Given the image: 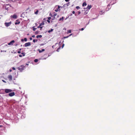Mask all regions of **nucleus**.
Listing matches in <instances>:
<instances>
[{
    "mask_svg": "<svg viewBox=\"0 0 135 135\" xmlns=\"http://www.w3.org/2000/svg\"><path fill=\"white\" fill-rule=\"evenodd\" d=\"M25 68V66H24L23 65H21L19 67L17 68V69L19 70L20 71H22Z\"/></svg>",
    "mask_w": 135,
    "mask_h": 135,
    "instance_id": "1",
    "label": "nucleus"
},
{
    "mask_svg": "<svg viewBox=\"0 0 135 135\" xmlns=\"http://www.w3.org/2000/svg\"><path fill=\"white\" fill-rule=\"evenodd\" d=\"M31 45V43L30 42H28L27 43H26L24 45H23V46H25L26 47L28 46H30Z\"/></svg>",
    "mask_w": 135,
    "mask_h": 135,
    "instance_id": "2",
    "label": "nucleus"
},
{
    "mask_svg": "<svg viewBox=\"0 0 135 135\" xmlns=\"http://www.w3.org/2000/svg\"><path fill=\"white\" fill-rule=\"evenodd\" d=\"M12 91V90L8 89H5V91L6 93H8L11 92Z\"/></svg>",
    "mask_w": 135,
    "mask_h": 135,
    "instance_id": "3",
    "label": "nucleus"
},
{
    "mask_svg": "<svg viewBox=\"0 0 135 135\" xmlns=\"http://www.w3.org/2000/svg\"><path fill=\"white\" fill-rule=\"evenodd\" d=\"M11 24V22H9L8 23H5V25L6 27H8Z\"/></svg>",
    "mask_w": 135,
    "mask_h": 135,
    "instance_id": "4",
    "label": "nucleus"
},
{
    "mask_svg": "<svg viewBox=\"0 0 135 135\" xmlns=\"http://www.w3.org/2000/svg\"><path fill=\"white\" fill-rule=\"evenodd\" d=\"M60 6H57V8H56L55 9V12H57L58 11H60Z\"/></svg>",
    "mask_w": 135,
    "mask_h": 135,
    "instance_id": "5",
    "label": "nucleus"
},
{
    "mask_svg": "<svg viewBox=\"0 0 135 135\" xmlns=\"http://www.w3.org/2000/svg\"><path fill=\"white\" fill-rule=\"evenodd\" d=\"M15 95V93L14 92L10 93L9 94V95L10 97H12Z\"/></svg>",
    "mask_w": 135,
    "mask_h": 135,
    "instance_id": "6",
    "label": "nucleus"
},
{
    "mask_svg": "<svg viewBox=\"0 0 135 135\" xmlns=\"http://www.w3.org/2000/svg\"><path fill=\"white\" fill-rule=\"evenodd\" d=\"M11 17L15 19L17 18V15L15 14H14L13 16H11Z\"/></svg>",
    "mask_w": 135,
    "mask_h": 135,
    "instance_id": "7",
    "label": "nucleus"
},
{
    "mask_svg": "<svg viewBox=\"0 0 135 135\" xmlns=\"http://www.w3.org/2000/svg\"><path fill=\"white\" fill-rule=\"evenodd\" d=\"M8 78L9 81H11L12 80V76L11 75H9Z\"/></svg>",
    "mask_w": 135,
    "mask_h": 135,
    "instance_id": "8",
    "label": "nucleus"
},
{
    "mask_svg": "<svg viewBox=\"0 0 135 135\" xmlns=\"http://www.w3.org/2000/svg\"><path fill=\"white\" fill-rule=\"evenodd\" d=\"M14 42H15L14 40H12V41H11L9 43H8V44L9 45H12L13 44V43Z\"/></svg>",
    "mask_w": 135,
    "mask_h": 135,
    "instance_id": "9",
    "label": "nucleus"
},
{
    "mask_svg": "<svg viewBox=\"0 0 135 135\" xmlns=\"http://www.w3.org/2000/svg\"><path fill=\"white\" fill-rule=\"evenodd\" d=\"M20 23V22L18 20H16V22L15 23V25H16L17 24H19Z\"/></svg>",
    "mask_w": 135,
    "mask_h": 135,
    "instance_id": "10",
    "label": "nucleus"
},
{
    "mask_svg": "<svg viewBox=\"0 0 135 135\" xmlns=\"http://www.w3.org/2000/svg\"><path fill=\"white\" fill-rule=\"evenodd\" d=\"M38 51H39V53H41V52H43V51H44L45 49H42V50H40L39 49H38Z\"/></svg>",
    "mask_w": 135,
    "mask_h": 135,
    "instance_id": "11",
    "label": "nucleus"
},
{
    "mask_svg": "<svg viewBox=\"0 0 135 135\" xmlns=\"http://www.w3.org/2000/svg\"><path fill=\"white\" fill-rule=\"evenodd\" d=\"M91 7V6H90H90L88 5V6L87 7V8L88 9H90Z\"/></svg>",
    "mask_w": 135,
    "mask_h": 135,
    "instance_id": "12",
    "label": "nucleus"
},
{
    "mask_svg": "<svg viewBox=\"0 0 135 135\" xmlns=\"http://www.w3.org/2000/svg\"><path fill=\"white\" fill-rule=\"evenodd\" d=\"M87 4L86 2H84L83 3V6H85Z\"/></svg>",
    "mask_w": 135,
    "mask_h": 135,
    "instance_id": "13",
    "label": "nucleus"
},
{
    "mask_svg": "<svg viewBox=\"0 0 135 135\" xmlns=\"http://www.w3.org/2000/svg\"><path fill=\"white\" fill-rule=\"evenodd\" d=\"M42 37V36L41 35H37L36 36V38H38L39 37L41 38Z\"/></svg>",
    "mask_w": 135,
    "mask_h": 135,
    "instance_id": "14",
    "label": "nucleus"
},
{
    "mask_svg": "<svg viewBox=\"0 0 135 135\" xmlns=\"http://www.w3.org/2000/svg\"><path fill=\"white\" fill-rule=\"evenodd\" d=\"M44 25V22H43L42 23L40 24V26H42V25Z\"/></svg>",
    "mask_w": 135,
    "mask_h": 135,
    "instance_id": "15",
    "label": "nucleus"
},
{
    "mask_svg": "<svg viewBox=\"0 0 135 135\" xmlns=\"http://www.w3.org/2000/svg\"><path fill=\"white\" fill-rule=\"evenodd\" d=\"M53 29H51L50 30H49L48 31V32L49 33H50L51 32H52L53 31Z\"/></svg>",
    "mask_w": 135,
    "mask_h": 135,
    "instance_id": "16",
    "label": "nucleus"
},
{
    "mask_svg": "<svg viewBox=\"0 0 135 135\" xmlns=\"http://www.w3.org/2000/svg\"><path fill=\"white\" fill-rule=\"evenodd\" d=\"M64 18V17H62L61 18H60L59 20L60 21L61 20H62V21Z\"/></svg>",
    "mask_w": 135,
    "mask_h": 135,
    "instance_id": "17",
    "label": "nucleus"
},
{
    "mask_svg": "<svg viewBox=\"0 0 135 135\" xmlns=\"http://www.w3.org/2000/svg\"><path fill=\"white\" fill-rule=\"evenodd\" d=\"M71 30H69L68 31V33H71Z\"/></svg>",
    "mask_w": 135,
    "mask_h": 135,
    "instance_id": "18",
    "label": "nucleus"
},
{
    "mask_svg": "<svg viewBox=\"0 0 135 135\" xmlns=\"http://www.w3.org/2000/svg\"><path fill=\"white\" fill-rule=\"evenodd\" d=\"M38 12V10H37L35 12V14L36 15H37Z\"/></svg>",
    "mask_w": 135,
    "mask_h": 135,
    "instance_id": "19",
    "label": "nucleus"
},
{
    "mask_svg": "<svg viewBox=\"0 0 135 135\" xmlns=\"http://www.w3.org/2000/svg\"><path fill=\"white\" fill-rule=\"evenodd\" d=\"M37 41V40L36 39V40H35V39H34L33 40V42H36Z\"/></svg>",
    "mask_w": 135,
    "mask_h": 135,
    "instance_id": "20",
    "label": "nucleus"
},
{
    "mask_svg": "<svg viewBox=\"0 0 135 135\" xmlns=\"http://www.w3.org/2000/svg\"><path fill=\"white\" fill-rule=\"evenodd\" d=\"M60 47H59L58 49H57L56 51L57 52H59V49H60Z\"/></svg>",
    "mask_w": 135,
    "mask_h": 135,
    "instance_id": "21",
    "label": "nucleus"
},
{
    "mask_svg": "<svg viewBox=\"0 0 135 135\" xmlns=\"http://www.w3.org/2000/svg\"><path fill=\"white\" fill-rule=\"evenodd\" d=\"M38 61V60L37 59H35L34 60V61L36 62H37Z\"/></svg>",
    "mask_w": 135,
    "mask_h": 135,
    "instance_id": "22",
    "label": "nucleus"
},
{
    "mask_svg": "<svg viewBox=\"0 0 135 135\" xmlns=\"http://www.w3.org/2000/svg\"><path fill=\"white\" fill-rule=\"evenodd\" d=\"M76 8L77 9H78L80 8V7L79 6H76Z\"/></svg>",
    "mask_w": 135,
    "mask_h": 135,
    "instance_id": "23",
    "label": "nucleus"
},
{
    "mask_svg": "<svg viewBox=\"0 0 135 135\" xmlns=\"http://www.w3.org/2000/svg\"><path fill=\"white\" fill-rule=\"evenodd\" d=\"M54 13V15H53V16H54V17H55V16L57 14H56V13Z\"/></svg>",
    "mask_w": 135,
    "mask_h": 135,
    "instance_id": "24",
    "label": "nucleus"
},
{
    "mask_svg": "<svg viewBox=\"0 0 135 135\" xmlns=\"http://www.w3.org/2000/svg\"><path fill=\"white\" fill-rule=\"evenodd\" d=\"M24 41H27V39L26 38H24Z\"/></svg>",
    "mask_w": 135,
    "mask_h": 135,
    "instance_id": "25",
    "label": "nucleus"
},
{
    "mask_svg": "<svg viewBox=\"0 0 135 135\" xmlns=\"http://www.w3.org/2000/svg\"><path fill=\"white\" fill-rule=\"evenodd\" d=\"M66 4H64V6L61 7V8H63L64 7H66Z\"/></svg>",
    "mask_w": 135,
    "mask_h": 135,
    "instance_id": "26",
    "label": "nucleus"
},
{
    "mask_svg": "<svg viewBox=\"0 0 135 135\" xmlns=\"http://www.w3.org/2000/svg\"><path fill=\"white\" fill-rule=\"evenodd\" d=\"M77 12L78 13V15H80L81 13V12H80V11H78V12Z\"/></svg>",
    "mask_w": 135,
    "mask_h": 135,
    "instance_id": "27",
    "label": "nucleus"
},
{
    "mask_svg": "<svg viewBox=\"0 0 135 135\" xmlns=\"http://www.w3.org/2000/svg\"><path fill=\"white\" fill-rule=\"evenodd\" d=\"M69 4H70V3L69 2L67 4H66V6H68L69 5Z\"/></svg>",
    "mask_w": 135,
    "mask_h": 135,
    "instance_id": "28",
    "label": "nucleus"
},
{
    "mask_svg": "<svg viewBox=\"0 0 135 135\" xmlns=\"http://www.w3.org/2000/svg\"><path fill=\"white\" fill-rule=\"evenodd\" d=\"M84 28H82L81 29H80L79 30H81V31H83L84 30Z\"/></svg>",
    "mask_w": 135,
    "mask_h": 135,
    "instance_id": "29",
    "label": "nucleus"
},
{
    "mask_svg": "<svg viewBox=\"0 0 135 135\" xmlns=\"http://www.w3.org/2000/svg\"><path fill=\"white\" fill-rule=\"evenodd\" d=\"M69 37V36H67L64 37V38H68Z\"/></svg>",
    "mask_w": 135,
    "mask_h": 135,
    "instance_id": "30",
    "label": "nucleus"
},
{
    "mask_svg": "<svg viewBox=\"0 0 135 135\" xmlns=\"http://www.w3.org/2000/svg\"><path fill=\"white\" fill-rule=\"evenodd\" d=\"M17 53L18 54H20L21 53V51H18L17 52Z\"/></svg>",
    "mask_w": 135,
    "mask_h": 135,
    "instance_id": "31",
    "label": "nucleus"
},
{
    "mask_svg": "<svg viewBox=\"0 0 135 135\" xmlns=\"http://www.w3.org/2000/svg\"><path fill=\"white\" fill-rule=\"evenodd\" d=\"M12 69L13 70H15V68L14 67H13Z\"/></svg>",
    "mask_w": 135,
    "mask_h": 135,
    "instance_id": "32",
    "label": "nucleus"
},
{
    "mask_svg": "<svg viewBox=\"0 0 135 135\" xmlns=\"http://www.w3.org/2000/svg\"><path fill=\"white\" fill-rule=\"evenodd\" d=\"M22 54H23V56H25V54L24 53H22Z\"/></svg>",
    "mask_w": 135,
    "mask_h": 135,
    "instance_id": "33",
    "label": "nucleus"
},
{
    "mask_svg": "<svg viewBox=\"0 0 135 135\" xmlns=\"http://www.w3.org/2000/svg\"><path fill=\"white\" fill-rule=\"evenodd\" d=\"M72 13L73 14H75V12L74 11H72Z\"/></svg>",
    "mask_w": 135,
    "mask_h": 135,
    "instance_id": "34",
    "label": "nucleus"
},
{
    "mask_svg": "<svg viewBox=\"0 0 135 135\" xmlns=\"http://www.w3.org/2000/svg\"><path fill=\"white\" fill-rule=\"evenodd\" d=\"M19 56L20 57H22V55H19Z\"/></svg>",
    "mask_w": 135,
    "mask_h": 135,
    "instance_id": "35",
    "label": "nucleus"
},
{
    "mask_svg": "<svg viewBox=\"0 0 135 135\" xmlns=\"http://www.w3.org/2000/svg\"><path fill=\"white\" fill-rule=\"evenodd\" d=\"M30 40H32V37H30Z\"/></svg>",
    "mask_w": 135,
    "mask_h": 135,
    "instance_id": "36",
    "label": "nucleus"
},
{
    "mask_svg": "<svg viewBox=\"0 0 135 135\" xmlns=\"http://www.w3.org/2000/svg\"><path fill=\"white\" fill-rule=\"evenodd\" d=\"M40 26V25H39V26H38V27H37V28H40V26Z\"/></svg>",
    "mask_w": 135,
    "mask_h": 135,
    "instance_id": "37",
    "label": "nucleus"
},
{
    "mask_svg": "<svg viewBox=\"0 0 135 135\" xmlns=\"http://www.w3.org/2000/svg\"><path fill=\"white\" fill-rule=\"evenodd\" d=\"M21 41H22V42H23V41H24V40H23V39H21Z\"/></svg>",
    "mask_w": 135,
    "mask_h": 135,
    "instance_id": "38",
    "label": "nucleus"
},
{
    "mask_svg": "<svg viewBox=\"0 0 135 135\" xmlns=\"http://www.w3.org/2000/svg\"><path fill=\"white\" fill-rule=\"evenodd\" d=\"M64 44H63L62 45V48H63V47H64Z\"/></svg>",
    "mask_w": 135,
    "mask_h": 135,
    "instance_id": "39",
    "label": "nucleus"
},
{
    "mask_svg": "<svg viewBox=\"0 0 135 135\" xmlns=\"http://www.w3.org/2000/svg\"><path fill=\"white\" fill-rule=\"evenodd\" d=\"M73 34L72 33H71V34H70V35H69V36H69V37L70 36H71Z\"/></svg>",
    "mask_w": 135,
    "mask_h": 135,
    "instance_id": "40",
    "label": "nucleus"
},
{
    "mask_svg": "<svg viewBox=\"0 0 135 135\" xmlns=\"http://www.w3.org/2000/svg\"><path fill=\"white\" fill-rule=\"evenodd\" d=\"M87 13V12H85L84 14L86 15Z\"/></svg>",
    "mask_w": 135,
    "mask_h": 135,
    "instance_id": "41",
    "label": "nucleus"
},
{
    "mask_svg": "<svg viewBox=\"0 0 135 135\" xmlns=\"http://www.w3.org/2000/svg\"><path fill=\"white\" fill-rule=\"evenodd\" d=\"M2 80L3 82H4V83H6V81H4V80Z\"/></svg>",
    "mask_w": 135,
    "mask_h": 135,
    "instance_id": "42",
    "label": "nucleus"
},
{
    "mask_svg": "<svg viewBox=\"0 0 135 135\" xmlns=\"http://www.w3.org/2000/svg\"><path fill=\"white\" fill-rule=\"evenodd\" d=\"M51 17H49L48 18V19H49V20H50L51 19Z\"/></svg>",
    "mask_w": 135,
    "mask_h": 135,
    "instance_id": "43",
    "label": "nucleus"
},
{
    "mask_svg": "<svg viewBox=\"0 0 135 135\" xmlns=\"http://www.w3.org/2000/svg\"><path fill=\"white\" fill-rule=\"evenodd\" d=\"M65 0L66 2H68L69 1V0Z\"/></svg>",
    "mask_w": 135,
    "mask_h": 135,
    "instance_id": "44",
    "label": "nucleus"
},
{
    "mask_svg": "<svg viewBox=\"0 0 135 135\" xmlns=\"http://www.w3.org/2000/svg\"><path fill=\"white\" fill-rule=\"evenodd\" d=\"M36 29V28H33V30L34 31H35V30Z\"/></svg>",
    "mask_w": 135,
    "mask_h": 135,
    "instance_id": "45",
    "label": "nucleus"
},
{
    "mask_svg": "<svg viewBox=\"0 0 135 135\" xmlns=\"http://www.w3.org/2000/svg\"><path fill=\"white\" fill-rule=\"evenodd\" d=\"M32 37H35V36L34 35H32Z\"/></svg>",
    "mask_w": 135,
    "mask_h": 135,
    "instance_id": "46",
    "label": "nucleus"
},
{
    "mask_svg": "<svg viewBox=\"0 0 135 135\" xmlns=\"http://www.w3.org/2000/svg\"><path fill=\"white\" fill-rule=\"evenodd\" d=\"M12 71V70H11V69H10V70H9V71H10V72H11V71Z\"/></svg>",
    "mask_w": 135,
    "mask_h": 135,
    "instance_id": "47",
    "label": "nucleus"
},
{
    "mask_svg": "<svg viewBox=\"0 0 135 135\" xmlns=\"http://www.w3.org/2000/svg\"><path fill=\"white\" fill-rule=\"evenodd\" d=\"M47 22H49V23L50 22V21H49V20H47Z\"/></svg>",
    "mask_w": 135,
    "mask_h": 135,
    "instance_id": "48",
    "label": "nucleus"
},
{
    "mask_svg": "<svg viewBox=\"0 0 135 135\" xmlns=\"http://www.w3.org/2000/svg\"><path fill=\"white\" fill-rule=\"evenodd\" d=\"M42 28V27H41V26H40V28L41 29Z\"/></svg>",
    "mask_w": 135,
    "mask_h": 135,
    "instance_id": "49",
    "label": "nucleus"
},
{
    "mask_svg": "<svg viewBox=\"0 0 135 135\" xmlns=\"http://www.w3.org/2000/svg\"><path fill=\"white\" fill-rule=\"evenodd\" d=\"M46 59V58H44L43 59Z\"/></svg>",
    "mask_w": 135,
    "mask_h": 135,
    "instance_id": "50",
    "label": "nucleus"
},
{
    "mask_svg": "<svg viewBox=\"0 0 135 135\" xmlns=\"http://www.w3.org/2000/svg\"><path fill=\"white\" fill-rule=\"evenodd\" d=\"M26 65H28V64H27V63H26Z\"/></svg>",
    "mask_w": 135,
    "mask_h": 135,
    "instance_id": "51",
    "label": "nucleus"
},
{
    "mask_svg": "<svg viewBox=\"0 0 135 135\" xmlns=\"http://www.w3.org/2000/svg\"><path fill=\"white\" fill-rule=\"evenodd\" d=\"M2 125H0V127H2Z\"/></svg>",
    "mask_w": 135,
    "mask_h": 135,
    "instance_id": "52",
    "label": "nucleus"
},
{
    "mask_svg": "<svg viewBox=\"0 0 135 135\" xmlns=\"http://www.w3.org/2000/svg\"><path fill=\"white\" fill-rule=\"evenodd\" d=\"M72 14L71 13V14H70V16H72Z\"/></svg>",
    "mask_w": 135,
    "mask_h": 135,
    "instance_id": "53",
    "label": "nucleus"
},
{
    "mask_svg": "<svg viewBox=\"0 0 135 135\" xmlns=\"http://www.w3.org/2000/svg\"><path fill=\"white\" fill-rule=\"evenodd\" d=\"M75 16H76V14H75Z\"/></svg>",
    "mask_w": 135,
    "mask_h": 135,
    "instance_id": "54",
    "label": "nucleus"
},
{
    "mask_svg": "<svg viewBox=\"0 0 135 135\" xmlns=\"http://www.w3.org/2000/svg\"><path fill=\"white\" fill-rule=\"evenodd\" d=\"M57 6H55V8H56V7Z\"/></svg>",
    "mask_w": 135,
    "mask_h": 135,
    "instance_id": "55",
    "label": "nucleus"
},
{
    "mask_svg": "<svg viewBox=\"0 0 135 135\" xmlns=\"http://www.w3.org/2000/svg\"><path fill=\"white\" fill-rule=\"evenodd\" d=\"M21 50V49H20V50Z\"/></svg>",
    "mask_w": 135,
    "mask_h": 135,
    "instance_id": "56",
    "label": "nucleus"
},
{
    "mask_svg": "<svg viewBox=\"0 0 135 135\" xmlns=\"http://www.w3.org/2000/svg\"><path fill=\"white\" fill-rule=\"evenodd\" d=\"M67 18H66V19H65V20H66Z\"/></svg>",
    "mask_w": 135,
    "mask_h": 135,
    "instance_id": "57",
    "label": "nucleus"
},
{
    "mask_svg": "<svg viewBox=\"0 0 135 135\" xmlns=\"http://www.w3.org/2000/svg\"><path fill=\"white\" fill-rule=\"evenodd\" d=\"M50 16H51V14H50Z\"/></svg>",
    "mask_w": 135,
    "mask_h": 135,
    "instance_id": "58",
    "label": "nucleus"
},
{
    "mask_svg": "<svg viewBox=\"0 0 135 135\" xmlns=\"http://www.w3.org/2000/svg\"><path fill=\"white\" fill-rule=\"evenodd\" d=\"M50 16H51V14H50Z\"/></svg>",
    "mask_w": 135,
    "mask_h": 135,
    "instance_id": "59",
    "label": "nucleus"
},
{
    "mask_svg": "<svg viewBox=\"0 0 135 135\" xmlns=\"http://www.w3.org/2000/svg\"><path fill=\"white\" fill-rule=\"evenodd\" d=\"M29 35V34H27V35Z\"/></svg>",
    "mask_w": 135,
    "mask_h": 135,
    "instance_id": "60",
    "label": "nucleus"
},
{
    "mask_svg": "<svg viewBox=\"0 0 135 135\" xmlns=\"http://www.w3.org/2000/svg\"><path fill=\"white\" fill-rule=\"evenodd\" d=\"M57 26V25H56L55 26Z\"/></svg>",
    "mask_w": 135,
    "mask_h": 135,
    "instance_id": "61",
    "label": "nucleus"
},
{
    "mask_svg": "<svg viewBox=\"0 0 135 135\" xmlns=\"http://www.w3.org/2000/svg\"><path fill=\"white\" fill-rule=\"evenodd\" d=\"M10 7H11V5L10 6Z\"/></svg>",
    "mask_w": 135,
    "mask_h": 135,
    "instance_id": "62",
    "label": "nucleus"
}]
</instances>
